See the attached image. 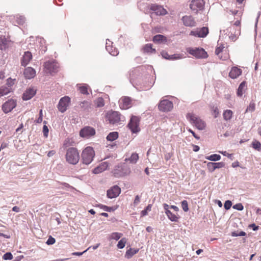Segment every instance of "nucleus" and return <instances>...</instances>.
Masks as SVG:
<instances>
[{
  "mask_svg": "<svg viewBox=\"0 0 261 261\" xmlns=\"http://www.w3.org/2000/svg\"><path fill=\"white\" fill-rule=\"evenodd\" d=\"M97 107H102L105 105L104 100L102 97H98L95 100Z\"/></svg>",
  "mask_w": 261,
  "mask_h": 261,
  "instance_id": "nucleus-41",
  "label": "nucleus"
},
{
  "mask_svg": "<svg viewBox=\"0 0 261 261\" xmlns=\"http://www.w3.org/2000/svg\"><path fill=\"white\" fill-rule=\"evenodd\" d=\"M118 137V134L116 132L110 133L107 137L108 141H113L115 140Z\"/></svg>",
  "mask_w": 261,
  "mask_h": 261,
  "instance_id": "nucleus-33",
  "label": "nucleus"
},
{
  "mask_svg": "<svg viewBox=\"0 0 261 261\" xmlns=\"http://www.w3.org/2000/svg\"><path fill=\"white\" fill-rule=\"evenodd\" d=\"M16 20L19 24H22L25 21V18L23 16L17 15L16 16Z\"/></svg>",
  "mask_w": 261,
  "mask_h": 261,
  "instance_id": "nucleus-42",
  "label": "nucleus"
},
{
  "mask_svg": "<svg viewBox=\"0 0 261 261\" xmlns=\"http://www.w3.org/2000/svg\"><path fill=\"white\" fill-rule=\"evenodd\" d=\"M187 118L189 121L195 125L199 130H203L206 124L199 117L193 113H188L187 115Z\"/></svg>",
  "mask_w": 261,
  "mask_h": 261,
  "instance_id": "nucleus-3",
  "label": "nucleus"
},
{
  "mask_svg": "<svg viewBox=\"0 0 261 261\" xmlns=\"http://www.w3.org/2000/svg\"><path fill=\"white\" fill-rule=\"evenodd\" d=\"M255 109V103L253 102H251L250 103L249 106L247 107L245 112L246 113L249 112H252L254 111Z\"/></svg>",
  "mask_w": 261,
  "mask_h": 261,
  "instance_id": "nucleus-43",
  "label": "nucleus"
},
{
  "mask_svg": "<svg viewBox=\"0 0 261 261\" xmlns=\"http://www.w3.org/2000/svg\"><path fill=\"white\" fill-rule=\"evenodd\" d=\"M221 153H222L223 155L227 156L228 158H231L232 156L231 154L228 153L226 151H219Z\"/></svg>",
  "mask_w": 261,
  "mask_h": 261,
  "instance_id": "nucleus-61",
  "label": "nucleus"
},
{
  "mask_svg": "<svg viewBox=\"0 0 261 261\" xmlns=\"http://www.w3.org/2000/svg\"><path fill=\"white\" fill-rule=\"evenodd\" d=\"M45 124H46V122L45 121L43 122ZM43 133L44 137H47L48 136V127L46 125H44L43 127Z\"/></svg>",
  "mask_w": 261,
  "mask_h": 261,
  "instance_id": "nucleus-50",
  "label": "nucleus"
},
{
  "mask_svg": "<svg viewBox=\"0 0 261 261\" xmlns=\"http://www.w3.org/2000/svg\"><path fill=\"white\" fill-rule=\"evenodd\" d=\"M252 147L255 150L261 151V143L256 140L252 142Z\"/></svg>",
  "mask_w": 261,
  "mask_h": 261,
  "instance_id": "nucleus-38",
  "label": "nucleus"
},
{
  "mask_svg": "<svg viewBox=\"0 0 261 261\" xmlns=\"http://www.w3.org/2000/svg\"><path fill=\"white\" fill-rule=\"evenodd\" d=\"M232 205V202L230 200H226L224 203V208L226 210H229Z\"/></svg>",
  "mask_w": 261,
  "mask_h": 261,
  "instance_id": "nucleus-52",
  "label": "nucleus"
},
{
  "mask_svg": "<svg viewBox=\"0 0 261 261\" xmlns=\"http://www.w3.org/2000/svg\"><path fill=\"white\" fill-rule=\"evenodd\" d=\"M208 33V29L207 27H202L197 28L196 30L192 31L190 32V35L194 36L199 38H204L207 36Z\"/></svg>",
  "mask_w": 261,
  "mask_h": 261,
  "instance_id": "nucleus-12",
  "label": "nucleus"
},
{
  "mask_svg": "<svg viewBox=\"0 0 261 261\" xmlns=\"http://www.w3.org/2000/svg\"><path fill=\"white\" fill-rule=\"evenodd\" d=\"M95 134V129L90 126H86L82 129L80 135L82 137L88 138L93 136Z\"/></svg>",
  "mask_w": 261,
  "mask_h": 261,
  "instance_id": "nucleus-15",
  "label": "nucleus"
},
{
  "mask_svg": "<svg viewBox=\"0 0 261 261\" xmlns=\"http://www.w3.org/2000/svg\"><path fill=\"white\" fill-rule=\"evenodd\" d=\"M8 46V40L5 37L0 39V49L4 50Z\"/></svg>",
  "mask_w": 261,
  "mask_h": 261,
  "instance_id": "nucleus-34",
  "label": "nucleus"
},
{
  "mask_svg": "<svg viewBox=\"0 0 261 261\" xmlns=\"http://www.w3.org/2000/svg\"><path fill=\"white\" fill-rule=\"evenodd\" d=\"M23 74L26 79H31L35 76L36 71L33 68L29 67L24 69Z\"/></svg>",
  "mask_w": 261,
  "mask_h": 261,
  "instance_id": "nucleus-24",
  "label": "nucleus"
},
{
  "mask_svg": "<svg viewBox=\"0 0 261 261\" xmlns=\"http://www.w3.org/2000/svg\"><path fill=\"white\" fill-rule=\"evenodd\" d=\"M66 159L70 164H76L80 160V154L77 149L74 147L68 148L66 152Z\"/></svg>",
  "mask_w": 261,
  "mask_h": 261,
  "instance_id": "nucleus-2",
  "label": "nucleus"
},
{
  "mask_svg": "<svg viewBox=\"0 0 261 261\" xmlns=\"http://www.w3.org/2000/svg\"><path fill=\"white\" fill-rule=\"evenodd\" d=\"M231 166H232V167L233 168H236V167H239V163L238 161L234 162L232 163Z\"/></svg>",
  "mask_w": 261,
  "mask_h": 261,
  "instance_id": "nucleus-64",
  "label": "nucleus"
},
{
  "mask_svg": "<svg viewBox=\"0 0 261 261\" xmlns=\"http://www.w3.org/2000/svg\"><path fill=\"white\" fill-rule=\"evenodd\" d=\"M214 165L216 169L223 168L225 166V163L223 162L214 163Z\"/></svg>",
  "mask_w": 261,
  "mask_h": 261,
  "instance_id": "nucleus-55",
  "label": "nucleus"
},
{
  "mask_svg": "<svg viewBox=\"0 0 261 261\" xmlns=\"http://www.w3.org/2000/svg\"><path fill=\"white\" fill-rule=\"evenodd\" d=\"M15 80H13L11 78H9L7 79V85L8 86L7 87L11 88L12 86H13L14 84V81Z\"/></svg>",
  "mask_w": 261,
  "mask_h": 261,
  "instance_id": "nucleus-54",
  "label": "nucleus"
},
{
  "mask_svg": "<svg viewBox=\"0 0 261 261\" xmlns=\"http://www.w3.org/2000/svg\"><path fill=\"white\" fill-rule=\"evenodd\" d=\"M205 159L211 161H218L221 159V156L219 154H213L206 156Z\"/></svg>",
  "mask_w": 261,
  "mask_h": 261,
  "instance_id": "nucleus-36",
  "label": "nucleus"
},
{
  "mask_svg": "<svg viewBox=\"0 0 261 261\" xmlns=\"http://www.w3.org/2000/svg\"><path fill=\"white\" fill-rule=\"evenodd\" d=\"M36 89L34 87H29L24 92L22 98L24 100L31 99L36 94Z\"/></svg>",
  "mask_w": 261,
  "mask_h": 261,
  "instance_id": "nucleus-20",
  "label": "nucleus"
},
{
  "mask_svg": "<svg viewBox=\"0 0 261 261\" xmlns=\"http://www.w3.org/2000/svg\"><path fill=\"white\" fill-rule=\"evenodd\" d=\"M123 236V234L120 232H113L111 234L110 236V240H115L116 241L118 240L119 239H120L122 236Z\"/></svg>",
  "mask_w": 261,
  "mask_h": 261,
  "instance_id": "nucleus-37",
  "label": "nucleus"
},
{
  "mask_svg": "<svg viewBox=\"0 0 261 261\" xmlns=\"http://www.w3.org/2000/svg\"><path fill=\"white\" fill-rule=\"evenodd\" d=\"M95 156V151L91 147L85 148L82 153V160L83 164L85 165L90 164L93 160Z\"/></svg>",
  "mask_w": 261,
  "mask_h": 261,
  "instance_id": "nucleus-4",
  "label": "nucleus"
},
{
  "mask_svg": "<svg viewBox=\"0 0 261 261\" xmlns=\"http://www.w3.org/2000/svg\"><path fill=\"white\" fill-rule=\"evenodd\" d=\"M242 73V70L237 67H233L229 73V76L232 79H237Z\"/></svg>",
  "mask_w": 261,
  "mask_h": 261,
  "instance_id": "nucleus-23",
  "label": "nucleus"
},
{
  "mask_svg": "<svg viewBox=\"0 0 261 261\" xmlns=\"http://www.w3.org/2000/svg\"><path fill=\"white\" fill-rule=\"evenodd\" d=\"M127 239L125 238H122L118 243L117 246L119 249H123L126 243Z\"/></svg>",
  "mask_w": 261,
  "mask_h": 261,
  "instance_id": "nucleus-39",
  "label": "nucleus"
},
{
  "mask_svg": "<svg viewBox=\"0 0 261 261\" xmlns=\"http://www.w3.org/2000/svg\"><path fill=\"white\" fill-rule=\"evenodd\" d=\"M151 44H147L143 48V51L144 53L152 54L155 53V49L153 48Z\"/></svg>",
  "mask_w": 261,
  "mask_h": 261,
  "instance_id": "nucleus-28",
  "label": "nucleus"
},
{
  "mask_svg": "<svg viewBox=\"0 0 261 261\" xmlns=\"http://www.w3.org/2000/svg\"><path fill=\"white\" fill-rule=\"evenodd\" d=\"M60 184L64 186L63 188H70L74 189V188L66 182H60Z\"/></svg>",
  "mask_w": 261,
  "mask_h": 261,
  "instance_id": "nucleus-58",
  "label": "nucleus"
},
{
  "mask_svg": "<svg viewBox=\"0 0 261 261\" xmlns=\"http://www.w3.org/2000/svg\"><path fill=\"white\" fill-rule=\"evenodd\" d=\"M101 208L103 209L105 211L111 212L114 211L116 208L115 207H109L106 205L100 204L98 205Z\"/></svg>",
  "mask_w": 261,
  "mask_h": 261,
  "instance_id": "nucleus-40",
  "label": "nucleus"
},
{
  "mask_svg": "<svg viewBox=\"0 0 261 261\" xmlns=\"http://www.w3.org/2000/svg\"><path fill=\"white\" fill-rule=\"evenodd\" d=\"M129 172L127 169L123 168L121 166H117L114 170L113 174L116 177H120L127 174Z\"/></svg>",
  "mask_w": 261,
  "mask_h": 261,
  "instance_id": "nucleus-17",
  "label": "nucleus"
},
{
  "mask_svg": "<svg viewBox=\"0 0 261 261\" xmlns=\"http://www.w3.org/2000/svg\"><path fill=\"white\" fill-rule=\"evenodd\" d=\"M245 87L246 83L245 82H243L240 84L237 91V95L238 96L241 97L243 95L245 91Z\"/></svg>",
  "mask_w": 261,
  "mask_h": 261,
  "instance_id": "nucleus-31",
  "label": "nucleus"
},
{
  "mask_svg": "<svg viewBox=\"0 0 261 261\" xmlns=\"http://www.w3.org/2000/svg\"><path fill=\"white\" fill-rule=\"evenodd\" d=\"M139 249H133L130 248L129 249L127 250L126 253L125 254V257L126 258L129 259L130 258L134 255L137 253L139 251Z\"/></svg>",
  "mask_w": 261,
  "mask_h": 261,
  "instance_id": "nucleus-26",
  "label": "nucleus"
},
{
  "mask_svg": "<svg viewBox=\"0 0 261 261\" xmlns=\"http://www.w3.org/2000/svg\"><path fill=\"white\" fill-rule=\"evenodd\" d=\"M109 164L107 162L101 163L99 166L95 168L93 170V173L94 174H98L107 169Z\"/></svg>",
  "mask_w": 261,
  "mask_h": 261,
  "instance_id": "nucleus-22",
  "label": "nucleus"
},
{
  "mask_svg": "<svg viewBox=\"0 0 261 261\" xmlns=\"http://www.w3.org/2000/svg\"><path fill=\"white\" fill-rule=\"evenodd\" d=\"M207 167L208 171L211 172H213L216 170V167L213 162H208L207 164Z\"/></svg>",
  "mask_w": 261,
  "mask_h": 261,
  "instance_id": "nucleus-45",
  "label": "nucleus"
},
{
  "mask_svg": "<svg viewBox=\"0 0 261 261\" xmlns=\"http://www.w3.org/2000/svg\"><path fill=\"white\" fill-rule=\"evenodd\" d=\"M11 91V88L7 87L6 86H2L0 87V97L8 94Z\"/></svg>",
  "mask_w": 261,
  "mask_h": 261,
  "instance_id": "nucleus-27",
  "label": "nucleus"
},
{
  "mask_svg": "<svg viewBox=\"0 0 261 261\" xmlns=\"http://www.w3.org/2000/svg\"><path fill=\"white\" fill-rule=\"evenodd\" d=\"M70 102V98L67 96L62 97L58 104L57 107L59 111L61 113H64L69 107Z\"/></svg>",
  "mask_w": 261,
  "mask_h": 261,
  "instance_id": "nucleus-9",
  "label": "nucleus"
},
{
  "mask_svg": "<svg viewBox=\"0 0 261 261\" xmlns=\"http://www.w3.org/2000/svg\"><path fill=\"white\" fill-rule=\"evenodd\" d=\"M140 118L139 117L133 116L128 124V127L133 133H138L140 129L139 128Z\"/></svg>",
  "mask_w": 261,
  "mask_h": 261,
  "instance_id": "nucleus-7",
  "label": "nucleus"
},
{
  "mask_svg": "<svg viewBox=\"0 0 261 261\" xmlns=\"http://www.w3.org/2000/svg\"><path fill=\"white\" fill-rule=\"evenodd\" d=\"M138 159V154L137 153H133L132 154L130 157L128 159H126L125 161H129L130 163L135 164L137 163Z\"/></svg>",
  "mask_w": 261,
  "mask_h": 261,
  "instance_id": "nucleus-32",
  "label": "nucleus"
},
{
  "mask_svg": "<svg viewBox=\"0 0 261 261\" xmlns=\"http://www.w3.org/2000/svg\"><path fill=\"white\" fill-rule=\"evenodd\" d=\"M165 214L167 216L168 219L172 222H177L179 217H177L175 214H173L170 211H167L165 212Z\"/></svg>",
  "mask_w": 261,
  "mask_h": 261,
  "instance_id": "nucleus-30",
  "label": "nucleus"
},
{
  "mask_svg": "<svg viewBox=\"0 0 261 261\" xmlns=\"http://www.w3.org/2000/svg\"><path fill=\"white\" fill-rule=\"evenodd\" d=\"M249 227L252 228V229L254 231H256L258 229L259 226H256L255 224H251L249 225Z\"/></svg>",
  "mask_w": 261,
  "mask_h": 261,
  "instance_id": "nucleus-60",
  "label": "nucleus"
},
{
  "mask_svg": "<svg viewBox=\"0 0 261 261\" xmlns=\"http://www.w3.org/2000/svg\"><path fill=\"white\" fill-rule=\"evenodd\" d=\"M187 51L196 58H206L207 53L202 48H189Z\"/></svg>",
  "mask_w": 261,
  "mask_h": 261,
  "instance_id": "nucleus-8",
  "label": "nucleus"
},
{
  "mask_svg": "<svg viewBox=\"0 0 261 261\" xmlns=\"http://www.w3.org/2000/svg\"><path fill=\"white\" fill-rule=\"evenodd\" d=\"M44 66L45 71L50 74L57 73L59 68V64L54 60L46 62Z\"/></svg>",
  "mask_w": 261,
  "mask_h": 261,
  "instance_id": "nucleus-5",
  "label": "nucleus"
},
{
  "mask_svg": "<svg viewBox=\"0 0 261 261\" xmlns=\"http://www.w3.org/2000/svg\"><path fill=\"white\" fill-rule=\"evenodd\" d=\"M205 3L203 0H192L190 4L191 10L195 13L204 9Z\"/></svg>",
  "mask_w": 261,
  "mask_h": 261,
  "instance_id": "nucleus-6",
  "label": "nucleus"
},
{
  "mask_svg": "<svg viewBox=\"0 0 261 261\" xmlns=\"http://www.w3.org/2000/svg\"><path fill=\"white\" fill-rule=\"evenodd\" d=\"M88 249L85 250L83 252H74L72 253L73 255H76V256H81L83 255L84 253L87 252Z\"/></svg>",
  "mask_w": 261,
  "mask_h": 261,
  "instance_id": "nucleus-59",
  "label": "nucleus"
},
{
  "mask_svg": "<svg viewBox=\"0 0 261 261\" xmlns=\"http://www.w3.org/2000/svg\"><path fill=\"white\" fill-rule=\"evenodd\" d=\"M183 24L186 27H193L196 26V22L191 15H185L181 18Z\"/></svg>",
  "mask_w": 261,
  "mask_h": 261,
  "instance_id": "nucleus-16",
  "label": "nucleus"
},
{
  "mask_svg": "<svg viewBox=\"0 0 261 261\" xmlns=\"http://www.w3.org/2000/svg\"><path fill=\"white\" fill-rule=\"evenodd\" d=\"M233 112L230 110H225L223 113V118L225 120H229L232 118Z\"/></svg>",
  "mask_w": 261,
  "mask_h": 261,
  "instance_id": "nucleus-35",
  "label": "nucleus"
},
{
  "mask_svg": "<svg viewBox=\"0 0 261 261\" xmlns=\"http://www.w3.org/2000/svg\"><path fill=\"white\" fill-rule=\"evenodd\" d=\"M232 208L238 211H242L244 209V206L242 203H239L233 205Z\"/></svg>",
  "mask_w": 261,
  "mask_h": 261,
  "instance_id": "nucleus-48",
  "label": "nucleus"
},
{
  "mask_svg": "<svg viewBox=\"0 0 261 261\" xmlns=\"http://www.w3.org/2000/svg\"><path fill=\"white\" fill-rule=\"evenodd\" d=\"M153 41L156 43H165L167 42V38L162 35H156L153 37Z\"/></svg>",
  "mask_w": 261,
  "mask_h": 261,
  "instance_id": "nucleus-25",
  "label": "nucleus"
},
{
  "mask_svg": "<svg viewBox=\"0 0 261 261\" xmlns=\"http://www.w3.org/2000/svg\"><path fill=\"white\" fill-rule=\"evenodd\" d=\"M55 242H56L55 239L53 237H52L51 236H50L48 238L46 243L48 245H50L54 244L55 243Z\"/></svg>",
  "mask_w": 261,
  "mask_h": 261,
  "instance_id": "nucleus-51",
  "label": "nucleus"
},
{
  "mask_svg": "<svg viewBox=\"0 0 261 261\" xmlns=\"http://www.w3.org/2000/svg\"><path fill=\"white\" fill-rule=\"evenodd\" d=\"M213 114L214 115L215 118H217L219 114V112L217 107H213Z\"/></svg>",
  "mask_w": 261,
  "mask_h": 261,
  "instance_id": "nucleus-53",
  "label": "nucleus"
},
{
  "mask_svg": "<svg viewBox=\"0 0 261 261\" xmlns=\"http://www.w3.org/2000/svg\"><path fill=\"white\" fill-rule=\"evenodd\" d=\"M32 59V55L31 52L25 51L21 60V64L23 66H26Z\"/></svg>",
  "mask_w": 261,
  "mask_h": 261,
  "instance_id": "nucleus-21",
  "label": "nucleus"
},
{
  "mask_svg": "<svg viewBox=\"0 0 261 261\" xmlns=\"http://www.w3.org/2000/svg\"><path fill=\"white\" fill-rule=\"evenodd\" d=\"M151 207H152L151 204H148L147 206V207H146V208L141 212V216H145L147 215L148 212L151 211Z\"/></svg>",
  "mask_w": 261,
  "mask_h": 261,
  "instance_id": "nucleus-46",
  "label": "nucleus"
},
{
  "mask_svg": "<svg viewBox=\"0 0 261 261\" xmlns=\"http://www.w3.org/2000/svg\"><path fill=\"white\" fill-rule=\"evenodd\" d=\"M163 207L165 210V212H167V211H170L169 209L170 208V206L166 203H164L163 204Z\"/></svg>",
  "mask_w": 261,
  "mask_h": 261,
  "instance_id": "nucleus-63",
  "label": "nucleus"
},
{
  "mask_svg": "<svg viewBox=\"0 0 261 261\" xmlns=\"http://www.w3.org/2000/svg\"><path fill=\"white\" fill-rule=\"evenodd\" d=\"M76 86L78 87V90L80 92L83 94L88 95V85L86 84H77Z\"/></svg>",
  "mask_w": 261,
  "mask_h": 261,
  "instance_id": "nucleus-29",
  "label": "nucleus"
},
{
  "mask_svg": "<svg viewBox=\"0 0 261 261\" xmlns=\"http://www.w3.org/2000/svg\"><path fill=\"white\" fill-rule=\"evenodd\" d=\"M106 118L110 124L117 126L122 124L125 118L118 112L110 111L107 113Z\"/></svg>",
  "mask_w": 261,
  "mask_h": 261,
  "instance_id": "nucleus-1",
  "label": "nucleus"
},
{
  "mask_svg": "<svg viewBox=\"0 0 261 261\" xmlns=\"http://www.w3.org/2000/svg\"><path fill=\"white\" fill-rule=\"evenodd\" d=\"M16 100L13 99H9L3 105L2 110L5 113H8L16 107Z\"/></svg>",
  "mask_w": 261,
  "mask_h": 261,
  "instance_id": "nucleus-10",
  "label": "nucleus"
},
{
  "mask_svg": "<svg viewBox=\"0 0 261 261\" xmlns=\"http://www.w3.org/2000/svg\"><path fill=\"white\" fill-rule=\"evenodd\" d=\"M150 9L157 15H164L167 14V11L161 6L156 4H151Z\"/></svg>",
  "mask_w": 261,
  "mask_h": 261,
  "instance_id": "nucleus-18",
  "label": "nucleus"
},
{
  "mask_svg": "<svg viewBox=\"0 0 261 261\" xmlns=\"http://www.w3.org/2000/svg\"><path fill=\"white\" fill-rule=\"evenodd\" d=\"M181 206L184 212H187L189 211L188 204L187 200H184L181 202Z\"/></svg>",
  "mask_w": 261,
  "mask_h": 261,
  "instance_id": "nucleus-47",
  "label": "nucleus"
},
{
  "mask_svg": "<svg viewBox=\"0 0 261 261\" xmlns=\"http://www.w3.org/2000/svg\"><path fill=\"white\" fill-rule=\"evenodd\" d=\"M158 108L160 111L162 112H168L172 110L173 103L167 99H163L160 102Z\"/></svg>",
  "mask_w": 261,
  "mask_h": 261,
  "instance_id": "nucleus-11",
  "label": "nucleus"
},
{
  "mask_svg": "<svg viewBox=\"0 0 261 261\" xmlns=\"http://www.w3.org/2000/svg\"><path fill=\"white\" fill-rule=\"evenodd\" d=\"M161 55L163 58L170 60V55H169L167 52L163 51L161 53Z\"/></svg>",
  "mask_w": 261,
  "mask_h": 261,
  "instance_id": "nucleus-57",
  "label": "nucleus"
},
{
  "mask_svg": "<svg viewBox=\"0 0 261 261\" xmlns=\"http://www.w3.org/2000/svg\"><path fill=\"white\" fill-rule=\"evenodd\" d=\"M112 43H113L110 40L107 39L106 43V48L112 56H116L118 55L119 51L116 47H114L112 45Z\"/></svg>",
  "mask_w": 261,
  "mask_h": 261,
  "instance_id": "nucleus-19",
  "label": "nucleus"
},
{
  "mask_svg": "<svg viewBox=\"0 0 261 261\" xmlns=\"http://www.w3.org/2000/svg\"><path fill=\"white\" fill-rule=\"evenodd\" d=\"M120 193V188L118 186H114L107 191V196L109 198L112 199L118 196Z\"/></svg>",
  "mask_w": 261,
  "mask_h": 261,
  "instance_id": "nucleus-14",
  "label": "nucleus"
},
{
  "mask_svg": "<svg viewBox=\"0 0 261 261\" xmlns=\"http://www.w3.org/2000/svg\"><path fill=\"white\" fill-rule=\"evenodd\" d=\"M139 202H140V197L139 195H137L135 197V199L134 200V204H137Z\"/></svg>",
  "mask_w": 261,
  "mask_h": 261,
  "instance_id": "nucleus-62",
  "label": "nucleus"
},
{
  "mask_svg": "<svg viewBox=\"0 0 261 261\" xmlns=\"http://www.w3.org/2000/svg\"><path fill=\"white\" fill-rule=\"evenodd\" d=\"M184 58V55L179 54H175L172 55H170V60H175L181 59Z\"/></svg>",
  "mask_w": 261,
  "mask_h": 261,
  "instance_id": "nucleus-44",
  "label": "nucleus"
},
{
  "mask_svg": "<svg viewBox=\"0 0 261 261\" xmlns=\"http://www.w3.org/2000/svg\"><path fill=\"white\" fill-rule=\"evenodd\" d=\"M224 48V46L223 45H221L219 47H217L215 50V54L218 56L220 53L222 51V50Z\"/></svg>",
  "mask_w": 261,
  "mask_h": 261,
  "instance_id": "nucleus-56",
  "label": "nucleus"
},
{
  "mask_svg": "<svg viewBox=\"0 0 261 261\" xmlns=\"http://www.w3.org/2000/svg\"><path fill=\"white\" fill-rule=\"evenodd\" d=\"M119 103L121 109H128L132 106L131 99L129 97H122L119 99Z\"/></svg>",
  "mask_w": 261,
  "mask_h": 261,
  "instance_id": "nucleus-13",
  "label": "nucleus"
},
{
  "mask_svg": "<svg viewBox=\"0 0 261 261\" xmlns=\"http://www.w3.org/2000/svg\"><path fill=\"white\" fill-rule=\"evenodd\" d=\"M3 258L5 260L12 259L13 255L11 252H7L3 256Z\"/></svg>",
  "mask_w": 261,
  "mask_h": 261,
  "instance_id": "nucleus-49",
  "label": "nucleus"
}]
</instances>
